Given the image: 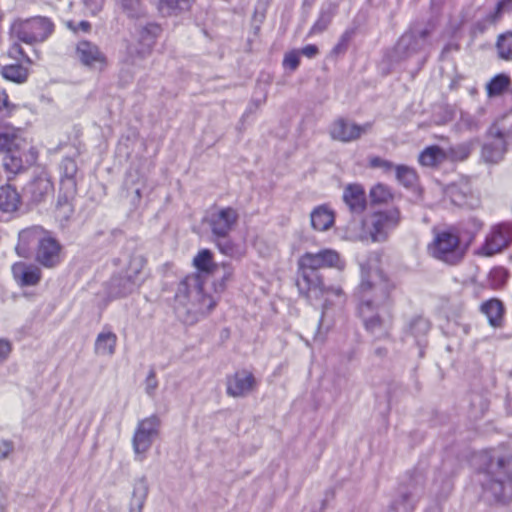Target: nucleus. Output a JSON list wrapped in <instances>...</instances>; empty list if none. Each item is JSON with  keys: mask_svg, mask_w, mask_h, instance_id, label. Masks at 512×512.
<instances>
[{"mask_svg": "<svg viewBox=\"0 0 512 512\" xmlns=\"http://www.w3.org/2000/svg\"><path fill=\"white\" fill-rule=\"evenodd\" d=\"M15 251L22 258L34 256L38 264L49 269L58 266L62 260V245L52 232L39 225L27 227L19 232Z\"/></svg>", "mask_w": 512, "mask_h": 512, "instance_id": "f257e3e1", "label": "nucleus"}, {"mask_svg": "<svg viewBox=\"0 0 512 512\" xmlns=\"http://www.w3.org/2000/svg\"><path fill=\"white\" fill-rule=\"evenodd\" d=\"M487 479L483 497L492 503L506 505L512 501V457L489 452L482 454Z\"/></svg>", "mask_w": 512, "mask_h": 512, "instance_id": "f03ea898", "label": "nucleus"}, {"mask_svg": "<svg viewBox=\"0 0 512 512\" xmlns=\"http://www.w3.org/2000/svg\"><path fill=\"white\" fill-rule=\"evenodd\" d=\"M394 283L377 268L362 266L361 282L355 296L358 309L389 308Z\"/></svg>", "mask_w": 512, "mask_h": 512, "instance_id": "7ed1b4c3", "label": "nucleus"}, {"mask_svg": "<svg viewBox=\"0 0 512 512\" xmlns=\"http://www.w3.org/2000/svg\"><path fill=\"white\" fill-rule=\"evenodd\" d=\"M175 300L187 313L193 314L209 313L216 305L212 296L204 293L203 279L198 273L189 274L180 281Z\"/></svg>", "mask_w": 512, "mask_h": 512, "instance_id": "20e7f679", "label": "nucleus"}, {"mask_svg": "<svg viewBox=\"0 0 512 512\" xmlns=\"http://www.w3.org/2000/svg\"><path fill=\"white\" fill-rule=\"evenodd\" d=\"M467 248L461 240L459 232L454 228L438 232L429 245L430 254L435 259L449 265L460 263L466 254Z\"/></svg>", "mask_w": 512, "mask_h": 512, "instance_id": "39448f33", "label": "nucleus"}, {"mask_svg": "<svg viewBox=\"0 0 512 512\" xmlns=\"http://www.w3.org/2000/svg\"><path fill=\"white\" fill-rule=\"evenodd\" d=\"M162 29L157 23L139 24L136 28L135 39L127 46L124 63L137 66L147 57L159 37Z\"/></svg>", "mask_w": 512, "mask_h": 512, "instance_id": "423d86ee", "label": "nucleus"}, {"mask_svg": "<svg viewBox=\"0 0 512 512\" xmlns=\"http://www.w3.org/2000/svg\"><path fill=\"white\" fill-rule=\"evenodd\" d=\"M54 25L46 17H33L16 20L11 26V33L19 41L34 44L45 41L53 32Z\"/></svg>", "mask_w": 512, "mask_h": 512, "instance_id": "0eeeda50", "label": "nucleus"}, {"mask_svg": "<svg viewBox=\"0 0 512 512\" xmlns=\"http://www.w3.org/2000/svg\"><path fill=\"white\" fill-rule=\"evenodd\" d=\"M431 32L432 30L429 27H413L409 29L396 43L391 55V60L398 62L426 50L430 44L429 37Z\"/></svg>", "mask_w": 512, "mask_h": 512, "instance_id": "6e6552de", "label": "nucleus"}, {"mask_svg": "<svg viewBox=\"0 0 512 512\" xmlns=\"http://www.w3.org/2000/svg\"><path fill=\"white\" fill-rule=\"evenodd\" d=\"M365 330L376 340L388 339L392 329L389 308L358 309Z\"/></svg>", "mask_w": 512, "mask_h": 512, "instance_id": "1a4fd4ad", "label": "nucleus"}, {"mask_svg": "<svg viewBox=\"0 0 512 512\" xmlns=\"http://www.w3.org/2000/svg\"><path fill=\"white\" fill-rule=\"evenodd\" d=\"M161 420L157 415H151L138 422L133 435L132 445L138 461H143L155 438L159 435Z\"/></svg>", "mask_w": 512, "mask_h": 512, "instance_id": "9d476101", "label": "nucleus"}, {"mask_svg": "<svg viewBox=\"0 0 512 512\" xmlns=\"http://www.w3.org/2000/svg\"><path fill=\"white\" fill-rule=\"evenodd\" d=\"M239 213L233 207L211 209L205 216L204 222L211 231V237H226L235 229Z\"/></svg>", "mask_w": 512, "mask_h": 512, "instance_id": "9b49d317", "label": "nucleus"}, {"mask_svg": "<svg viewBox=\"0 0 512 512\" xmlns=\"http://www.w3.org/2000/svg\"><path fill=\"white\" fill-rule=\"evenodd\" d=\"M424 493V481L421 476L402 485L397 496L391 502L388 512H413Z\"/></svg>", "mask_w": 512, "mask_h": 512, "instance_id": "f8f14e48", "label": "nucleus"}, {"mask_svg": "<svg viewBox=\"0 0 512 512\" xmlns=\"http://www.w3.org/2000/svg\"><path fill=\"white\" fill-rule=\"evenodd\" d=\"M512 241V224L503 222L491 227L484 243L478 249L481 256L490 257L507 248Z\"/></svg>", "mask_w": 512, "mask_h": 512, "instance_id": "ddd939ff", "label": "nucleus"}, {"mask_svg": "<svg viewBox=\"0 0 512 512\" xmlns=\"http://www.w3.org/2000/svg\"><path fill=\"white\" fill-rule=\"evenodd\" d=\"M401 221L398 208L376 212L372 215L369 234L373 242H383Z\"/></svg>", "mask_w": 512, "mask_h": 512, "instance_id": "4468645a", "label": "nucleus"}, {"mask_svg": "<svg viewBox=\"0 0 512 512\" xmlns=\"http://www.w3.org/2000/svg\"><path fill=\"white\" fill-rule=\"evenodd\" d=\"M372 126V122L359 125L345 118H338L331 124L329 134L333 140L348 143L360 139L372 129Z\"/></svg>", "mask_w": 512, "mask_h": 512, "instance_id": "2eb2a0df", "label": "nucleus"}, {"mask_svg": "<svg viewBox=\"0 0 512 512\" xmlns=\"http://www.w3.org/2000/svg\"><path fill=\"white\" fill-rule=\"evenodd\" d=\"M343 266L338 252L332 249H322L317 253L306 252L298 260L299 268H309L317 272L322 268L342 269Z\"/></svg>", "mask_w": 512, "mask_h": 512, "instance_id": "dca6fc26", "label": "nucleus"}, {"mask_svg": "<svg viewBox=\"0 0 512 512\" xmlns=\"http://www.w3.org/2000/svg\"><path fill=\"white\" fill-rule=\"evenodd\" d=\"M257 387V380L252 372L242 369L226 378V394L233 398H244Z\"/></svg>", "mask_w": 512, "mask_h": 512, "instance_id": "f3484780", "label": "nucleus"}, {"mask_svg": "<svg viewBox=\"0 0 512 512\" xmlns=\"http://www.w3.org/2000/svg\"><path fill=\"white\" fill-rule=\"evenodd\" d=\"M297 287L299 292L308 299L319 300L323 297L324 283L319 272L309 268L298 267Z\"/></svg>", "mask_w": 512, "mask_h": 512, "instance_id": "a211bd4d", "label": "nucleus"}, {"mask_svg": "<svg viewBox=\"0 0 512 512\" xmlns=\"http://www.w3.org/2000/svg\"><path fill=\"white\" fill-rule=\"evenodd\" d=\"M80 63L90 69L103 70L107 65V57L95 43L82 40L77 43L75 51Z\"/></svg>", "mask_w": 512, "mask_h": 512, "instance_id": "6ab92c4d", "label": "nucleus"}, {"mask_svg": "<svg viewBox=\"0 0 512 512\" xmlns=\"http://www.w3.org/2000/svg\"><path fill=\"white\" fill-rule=\"evenodd\" d=\"M509 142L502 137H496L490 134V129L486 132V139L481 147V160L490 165L498 164L504 159L508 150Z\"/></svg>", "mask_w": 512, "mask_h": 512, "instance_id": "aec40b11", "label": "nucleus"}, {"mask_svg": "<svg viewBox=\"0 0 512 512\" xmlns=\"http://www.w3.org/2000/svg\"><path fill=\"white\" fill-rule=\"evenodd\" d=\"M77 188L71 183L67 182L65 187L60 186L59 195L55 206L56 218L61 222L68 221L74 213V198Z\"/></svg>", "mask_w": 512, "mask_h": 512, "instance_id": "412c9836", "label": "nucleus"}, {"mask_svg": "<svg viewBox=\"0 0 512 512\" xmlns=\"http://www.w3.org/2000/svg\"><path fill=\"white\" fill-rule=\"evenodd\" d=\"M139 285L134 280L129 279L126 275L120 273L113 275L106 284V296L109 301L126 297L137 289Z\"/></svg>", "mask_w": 512, "mask_h": 512, "instance_id": "4be33fe9", "label": "nucleus"}, {"mask_svg": "<svg viewBox=\"0 0 512 512\" xmlns=\"http://www.w3.org/2000/svg\"><path fill=\"white\" fill-rule=\"evenodd\" d=\"M12 274L15 281L21 287L35 286L42 278V272L38 266L24 262L14 263Z\"/></svg>", "mask_w": 512, "mask_h": 512, "instance_id": "5701e85b", "label": "nucleus"}, {"mask_svg": "<svg viewBox=\"0 0 512 512\" xmlns=\"http://www.w3.org/2000/svg\"><path fill=\"white\" fill-rule=\"evenodd\" d=\"M343 200L352 213L360 214L366 209V194L360 184H349L344 189Z\"/></svg>", "mask_w": 512, "mask_h": 512, "instance_id": "b1692460", "label": "nucleus"}, {"mask_svg": "<svg viewBox=\"0 0 512 512\" xmlns=\"http://www.w3.org/2000/svg\"><path fill=\"white\" fill-rule=\"evenodd\" d=\"M149 494V485L146 476L134 481L132 495L129 501L128 512H142Z\"/></svg>", "mask_w": 512, "mask_h": 512, "instance_id": "393cba45", "label": "nucleus"}, {"mask_svg": "<svg viewBox=\"0 0 512 512\" xmlns=\"http://www.w3.org/2000/svg\"><path fill=\"white\" fill-rule=\"evenodd\" d=\"M146 264L147 260L142 254L132 253L123 274L141 286L146 279L144 271Z\"/></svg>", "mask_w": 512, "mask_h": 512, "instance_id": "a878e982", "label": "nucleus"}, {"mask_svg": "<svg viewBox=\"0 0 512 512\" xmlns=\"http://www.w3.org/2000/svg\"><path fill=\"white\" fill-rule=\"evenodd\" d=\"M311 226L316 231H327L335 221L334 213L325 205L314 208L310 214Z\"/></svg>", "mask_w": 512, "mask_h": 512, "instance_id": "bb28decb", "label": "nucleus"}, {"mask_svg": "<svg viewBox=\"0 0 512 512\" xmlns=\"http://www.w3.org/2000/svg\"><path fill=\"white\" fill-rule=\"evenodd\" d=\"M117 345V335L109 329H103L96 337L94 351L100 356H112Z\"/></svg>", "mask_w": 512, "mask_h": 512, "instance_id": "cd10ccee", "label": "nucleus"}, {"mask_svg": "<svg viewBox=\"0 0 512 512\" xmlns=\"http://www.w3.org/2000/svg\"><path fill=\"white\" fill-rule=\"evenodd\" d=\"M53 185L47 179L39 177L31 181L25 188V193L30 195L33 203H39L52 191Z\"/></svg>", "mask_w": 512, "mask_h": 512, "instance_id": "c85d7f7f", "label": "nucleus"}, {"mask_svg": "<svg viewBox=\"0 0 512 512\" xmlns=\"http://www.w3.org/2000/svg\"><path fill=\"white\" fill-rule=\"evenodd\" d=\"M20 205V195L11 185L0 187V210L5 213L14 212Z\"/></svg>", "mask_w": 512, "mask_h": 512, "instance_id": "c756f323", "label": "nucleus"}, {"mask_svg": "<svg viewBox=\"0 0 512 512\" xmlns=\"http://www.w3.org/2000/svg\"><path fill=\"white\" fill-rule=\"evenodd\" d=\"M481 312L486 315L490 325L494 327L501 326L504 306L498 299H490L481 305Z\"/></svg>", "mask_w": 512, "mask_h": 512, "instance_id": "7c9ffc66", "label": "nucleus"}, {"mask_svg": "<svg viewBox=\"0 0 512 512\" xmlns=\"http://www.w3.org/2000/svg\"><path fill=\"white\" fill-rule=\"evenodd\" d=\"M447 159L444 149L433 145L425 148L419 155V163L423 166H436Z\"/></svg>", "mask_w": 512, "mask_h": 512, "instance_id": "2f4dec72", "label": "nucleus"}, {"mask_svg": "<svg viewBox=\"0 0 512 512\" xmlns=\"http://www.w3.org/2000/svg\"><path fill=\"white\" fill-rule=\"evenodd\" d=\"M489 129L491 135L502 137L510 142L512 140V110L493 123Z\"/></svg>", "mask_w": 512, "mask_h": 512, "instance_id": "473e14b6", "label": "nucleus"}, {"mask_svg": "<svg viewBox=\"0 0 512 512\" xmlns=\"http://www.w3.org/2000/svg\"><path fill=\"white\" fill-rule=\"evenodd\" d=\"M193 265L200 272L214 274L218 264L213 261V253L209 249H201L193 259Z\"/></svg>", "mask_w": 512, "mask_h": 512, "instance_id": "72a5a7b5", "label": "nucleus"}, {"mask_svg": "<svg viewBox=\"0 0 512 512\" xmlns=\"http://www.w3.org/2000/svg\"><path fill=\"white\" fill-rule=\"evenodd\" d=\"M59 169L61 173L60 186L65 187L67 182H71L77 188L75 176L78 167L76 161L71 157H65L62 159Z\"/></svg>", "mask_w": 512, "mask_h": 512, "instance_id": "f704fd0d", "label": "nucleus"}, {"mask_svg": "<svg viewBox=\"0 0 512 512\" xmlns=\"http://www.w3.org/2000/svg\"><path fill=\"white\" fill-rule=\"evenodd\" d=\"M336 5L329 4L327 8H322L319 17L309 31V35L320 34L330 25L333 16L336 13Z\"/></svg>", "mask_w": 512, "mask_h": 512, "instance_id": "c9c22d12", "label": "nucleus"}, {"mask_svg": "<svg viewBox=\"0 0 512 512\" xmlns=\"http://www.w3.org/2000/svg\"><path fill=\"white\" fill-rule=\"evenodd\" d=\"M0 74L6 80L15 83H24L28 78L29 71L21 64H10L2 66Z\"/></svg>", "mask_w": 512, "mask_h": 512, "instance_id": "e433bc0d", "label": "nucleus"}, {"mask_svg": "<svg viewBox=\"0 0 512 512\" xmlns=\"http://www.w3.org/2000/svg\"><path fill=\"white\" fill-rule=\"evenodd\" d=\"M511 83L506 74H497L486 84V92L489 98L500 96L506 91Z\"/></svg>", "mask_w": 512, "mask_h": 512, "instance_id": "4c0bfd02", "label": "nucleus"}, {"mask_svg": "<svg viewBox=\"0 0 512 512\" xmlns=\"http://www.w3.org/2000/svg\"><path fill=\"white\" fill-rule=\"evenodd\" d=\"M321 299H324L323 310H326L330 305H343L346 302V294L338 285L326 286L324 284L323 297Z\"/></svg>", "mask_w": 512, "mask_h": 512, "instance_id": "58836bf2", "label": "nucleus"}, {"mask_svg": "<svg viewBox=\"0 0 512 512\" xmlns=\"http://www.w3.org/2000/svg\"><path fill=\"white\" fill-rule=\"evenodd\" d=\"M474 148V140L463 142L445 150L447 159L452 161L466 160Z\"/></svg>", "mask_w": 512, "mask_h": 512, "instance_id": "ea45409f", "label": "nucleus"}, {"mask_svg": "<svg viewBox=\"0 0 512 512\" xmlns=\"http://www.w3.org/2000/svg\"><path fill=\"white\" fill-rule=\"evenodd\" d=\"M430 330V323L423 317H416L409 323V333L413 336L418 345H422L423 338Z\"/></svg>", "mask_w": 512, "mask_h": 512, "instance_id": "a19ab883", "label": "nucleus"}, {"mask_svg": "<svg viewBox=\"0 0 512 512\" xmlns=\"http://www.w3.org/2000/svg\"><path fill=\"white\" fill-rule=\"evenodd\" d=\"M482 227V221L477 218H470L462 224L461 232L459 234H462V240L467 247L474 240L475 236L480 232Z\"/></svg>", "mask_w": 512, "mask_h": 512, "instance_id": "79ce46f5", "label": "nucleus"}, {"mask_svg": "<svg viewBox=\"0 0 512 512\" xmlns=\"http://www.w3.org/2000/svg\"><path fill=\"white\" fill-rule=\"evenodd\" d=\"M190 3L191 0H160L158 8L163 15L168 16L188 10Z\"/></svg>", "mask_w": 512, "mask_h": 512, "instance_id": "37998d69", "label": "nucleus"}, {"mask_svg": "<svg viewBox=\"0 0 512 512\" xmlns=\"http://www.w3.org/2000/svg\"><path fill=\"white\" fill-rule=\"evenodd\" d=\"M3 166L5 170L13 175L19 173L24 168L23 160L18 149L6 153L3 157Z\"/></svg>", "mask_w": 512, "mask_h": 512, "instance_id": "c03bdc74", "label": "nucleus"}, {"mask_svg": "<svg viewBox=\"0 0 512 512\" xmlns=\"http://www.w3.org/2000/svg\"><path fill=\"white\" fill-rule=\"evenodd\" d=\"M394 169L398 182L403 186L413 187L416 184L418 176L413 168L406 165H397Z\"/></svg>", "mask_w": 512, "mask_h": 512, "instance_id": "a18cd8bd", "label": "nucleus"}, {"mask_svg": "<svg viewBox=\"0 0 512 512\" xmlns=\"http://www.w3.org/2000/svg\"><path fill=\"white\" fill-rule=\"evenodd\" d=\"M371 202L374 204H386L392 200L393 194L391 189L382 183L373 186L369 193Z\"/></svg>", "mask_w": 512, "mask_h": 512, "instance_id": "49530a36", "label": "nucleus"}, {"mask_svg": "<svg viewBox=\"0 0 512 512\" xmlns=\"http://www.w3.org/2000/svg\"><path fill=\"white\" fill-rule=\"evenodd\" d=\"M211 241L216 245L218 250L229 257H234L237 254L235 243L229 236L226 237H211Z\"/></svg>", "mask_w": 512, "mask_h": 512, "instance_id": "de8ad7c7", "label": "nucleus"}, {"mask_svg": "<svg viewBox=\"0 0 512 512\" xmlns=\"http://www.w3.org/2000/svg\"><path fill=\"white\" fill-rule=\"evenodd\" d=\"M497 49L500 58L512 60V33H508L499 37L497 41Z\"/></svg>", "mask_w": 512, "mask_h": 512, "instance_id": "09e8293b", "label": "nucleus"}, {"mask_svg": "<svg viewBox=\"0 0 512 512\" xmlns=\"http://www.w3.org/2000/svg\"><path fill=\"white\" fill-rule=\"evenodd\" d=\"M458 127L460 130L476 132L481 128V123L473 115H470L469 113H462L458 121Z\"/></svg>", "mask_w": 512, "mask_h": 512, "instance_id": "8fccbe9b", "label": "nucleus"}, {"mask_svg": "<svg viewBox=\"0 0 512 512\" xmlns=\"http://www.w3.org/2000/svg\"><path fill=\"white\" fill-rule=\"evenodd\" d=\"M354 36L353 29H347L339 38L338 43L333 47L331 53L333 55L344 54L349 46L350 41Z\"/></svg>", "mask_w": 512, "mask_h": 512, "instance_id": "3c124183", "label": "nucleus"}, {"mask_svg": "<svg viewBox=\"0 0 512 512\" xmlns=\"http://www.w3.org/2000/svg\"><path fill=\"white\" fill-rule=\"evenodd\" d=\"M468 188L464 187V189L458 186H451L448 190V194L451 198V201L457 206H466L468 202L466 201Z\"/></svg>", "mask_w": 512, "mask_h": 512, "instance_id": "603ef678", "label": "nucleus"}, {"mask_svg": "<svg viewBox=\"0 0 512 512\" xmlns=\"http://www.w3.org/2000/svg\"><path fill=\"white\" fill-rule=\"evenodd\" d=\"M508 274L507 271L503 268H495L490 272V284L494 289L502 287L506 280Z\"/></svg>", "mask_w": 512, "mask_h": 512, "instance_id": "864d4df0", "label": "nucleus"}, {"mask_svg": "<svg viewBox=\"0 0 512 512\" xmlns=\"http://www.w3.org/2000/svg\"><path fill=\"white\" fill-rule=\"evenodd\" d=\"M16 149V136L9 133H0V151L6 154Z\"/></svg>", "mask_w": 512, "mask_h": 512, "instance_id": "5fc2aeb1", "label": "nucleus"}, {"mask_svg": "<svg viewBox=\"0 0 512 512\" xmlns=\"http://www.w3.org/2000/svg\"><path fill=\"white\" fill-rule=\"evenodd\" d=\"M369 167L370 168H379L382 169L383 172L388 173L390 172L395 166L393 163L389 160L383 159L379 156H371L368 159Z\"/></svg>", "mask_w": 512, "mask_h": 512, "instance_id": "6e6d98bb", "label": "nucleus"}, {"mask_svg": "<svg viewBox=\"0 0 512 512\" xmlns=\"http://www.w3.org/2000/svg\"><path fill=\"white\" fill-rule=\"evenodd\" d=\"M300 64V54L299 51L293 50L285 54L283 65L286 68H289L291 71H295Z\"/></svg>", "mask_w": 512, "mask_h": 512, "instance_id": "4d7b16f0", "label": "nucleus"}, {"mask_svg": "<svg viewBox=\"0 0 512 512\" xmlns=\"http://www.w3.org/2000/svg\"><path fill=\"white\" fill-rule=\"evenodd\" d=\"M157 388H158V380L156 378V372L152 368L148 372V375L145 379V392L148 394V396L153 397L155 395Z\"/></svg>", "mask_w": 512, "mask_h": 512, "instance_id": "13d9d810", "label": "nucleus"}, {"mask_svg": "<svg viewBox=\"0 0 512 512\" xmlns=\"http://www.w3.org/2000/svg\"><path fill=\"white\" fill-rule=\"evenodd\" d=\"M512 7V0H500L493 13L489 16L490 22H495L501 18L504 11L509 10Z\"/></svg>", "mask_w": 512, "mask_h": 512, "instance_id": "bf43d9fd", "label": "nucleus"}, {"mask_svg": "<svg viewBox=\"0 0 512 512\" xmlns=\"http://www.w3.org/2000/svg\"><path fill=\"white\" fill-rule=\"evenodd\" d=\"M8 56L15 60H23L28 64H31V59L25 54L23 48L19 43H14L8 50Z\"/></svg>", "mask_w": 512, "mask_h": 512, "instance_id": "052dcab7", "label": "nucleus"}, {"mask_svg": "<svg viewBox=\"0 0 512 512\" xmlns=\"http://www.w3.org/2000/svg\"><path fill=\"white\" fill-rule=\"evenodd\" d=\"M120 5L128 16L134 17L138 15L140 7L139 0H120Z\"/></svg>", "mask_w": 512, "mask_h": 512, "instance_id": "680f3d73", "label": "nucleus"}, {"mask_svg": "<svg viewBox=\"0 0 512 512\" xmlns=\"http://www.w3.org/2000/svg\"><path fill=\"white\" fill-rule=\"evenodd\" d=\"M15 107L16 106L9 101L6 91L0 88V112L10 115Z\"/></svg>", "mask_w": 512, "mask_h": 512, "instance_id": "e2e57ef3", "label": "nucleus"}, {"mask_svg": "<svg viewBox=\"0 0 512 512\" xmlns=\"http://www.w3.org/2000/svg\"><path fill=\"white\" fill-rule=\"evenodd\" d=\"M67 27L70 30H72L73 32L82 31V32L88 33L91 30V24H90V22H88L86 20L80 21L78 23L69 21L67 23Z\"/></svg>", "mask_w": 512, "mask_h": 512, "instance_id": "0e129e2a", "label": "nucleus"}, {"mask_svg": "<svg viewBox=\"0 0 512 512\" xmlns=\"http://www.w3.org/2000/svg\"><path fill=\"white\" fill-rule=\"evenodd\" d=\"M14 451V443L9 440L0 442V461L5 460Z\"/></svg>", "mask_w": 512, "mask_h": 512, "instance_id": "69168bd1", "label": "nucleus"}, {"mask_svg": "<svg viewBox=\"0 0 512 512\" xmlns=\"http://www.w3.org/2000/svg\"><path fill=\"white\" fill-rule=\"evenodd\" d=\"M11 352V344L9 341L0 339V363L4 362Z\"/></svg>", "mask_w": 512, "mask_h": 512, "instance_id": "338daca9", "label": "nucleus"}, {"mask_svg": "<svg viewBox=\"0 0 512 512\" xmlns=\"http://www.w3.org/2000/svg\"><path fill=\"white\" fill-rule=\"evenodd\" d=\"M222 268L224 270V274L221 279V286H222V288H224L226 285V282H228L232 279L234 269L232 268V266L229 263H223Z\"/></svg>", "mask_w": 512, "mask_h": 512, "instance_id": "774afa93", "label": "nucleus"}]
</instances>
